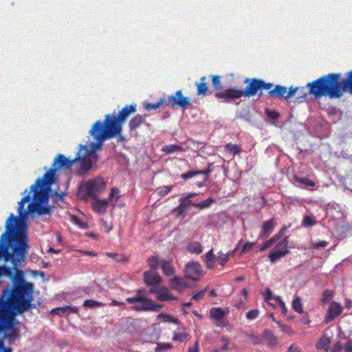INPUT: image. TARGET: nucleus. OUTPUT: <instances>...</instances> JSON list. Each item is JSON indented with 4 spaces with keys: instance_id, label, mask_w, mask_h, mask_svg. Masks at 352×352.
Returning <instances> with one entry per match:
<instances>
[{
    "instance_id": "f257e3e1",
    "label": "nucleus",
    "mask_w": 352,
    "mask_h": 352,
    "mask_svg": "<svg viewBox=\"0 0 352 352\" xmlns=\"http://www.w3.org/2000/svg\"><path fill=\"white\" fill-rule=\"evenodd\" d=\"M30 200V195H25L19 202L16 217L11 214L6 223V232L0 237V258L10 261L12 264V274L10 287H6L0 297V332L4 338L14 340L19 336L15 324V314L23 313L33 307L34 285L26 282L24 272L18 269L26 258L29 248L28 245L27 228L21 219L23 215L24 204Z\"/></svg>"
},
{
    "instance_id": "f03ea898",
    "label": "nucleus",
    "mask_w": 352,
    "mask_h": 352,
    "mask_svg": "<svg viewBox=\"0 0 352 352\" xmlns=\"http://www.w3.org/2000/svg\"><path fill=\"white\" fill-rule=\"evenodd\" d=\"M96 142H91L89 146L79 145V151L74 159L66 157L62 154H58L52 164L53 168L48 170L41 178H38L31 186L30 192H33V201L28 206L27 214H50L52 208L43 206L48 200V192L51 186L56 180V171L58 169H69L72 166L78 165L79 168L76 173L82 176L92 167L93 164L98 160L96 151L102 147H98Z\"/></svg>"
},
{
    "instance_id": "7ed1b4c3",
    "label": "nucleus",
    "mask_w": 352,
    "mask_h": 352,
    "mask_svg": "<svg viewBox=\"0 0 352 352\" xmlns=\"http://www.w3.org/2000/svg\"><path fill=\"white\" fill-rule=\"evenodd\" d=\"M341 76L340 73H330L308 82L306 87L315 98L339 99L345 92L352 95V70L346 73L345 78L341 80Z\"/></svg>"
},
{
    "instance_id": "20e7f679",
    "label": "nucleus",
    "mask_w": 352,
    "mask_h": 352,
    "mask_svg": "<svg viewBox=\"0 0 352 352\" xmlns=\"http://www.w3.org/2000/svg\"><path fill=\"white\" fill-rule=\"evenodd\" d=\"M135 103L126 105L118 114L109 113L104 116L103 121L97 120L91 126L89 133L96 142L98 147H102L103 142L122 133V125L132 114L136 112Z\"/></svg>"
},
{
    "instance_id": "39448f33",
    "label": "nucleus",
    "mask_w": 352,
    "mask_h": 352,
    "mask_svg": "<svg viewBox=\"0 0 352 352\" xmlns=\"http://www.w3.org/2000/svg\"><path fill=\"white\" fill-rule=\"evenodd\" d=\"M244 83L247 84L245 89L237 88H228L224 91L217 94L216 98L221 100L223 102L230 103L234 102L244 96L250 98L255 96L258 92V96H263V90H268V92L273 89V84L266 82L258 78H245Z\"/></svg>"
},
{
    "instance_id": "423d86ee",
    "label": "nucleus",
    "mask_w": 352,
    "mask_h": 352,
    "mask_svg": "<svg viewBox=\"0 0 352 352\" xmlns=\"http://www.w3.org/2000/svg\"><path fill=\"white\" fill-rule=\"evenodd\" d=\"M308 94H309V91L307 92L304 87H293L292 86L287 91L285 87L279 85H276L272 90L268 92V96L270 97L284 98L286 100L296 95V99L299 102L305 100Z\"/></svg>"
},
{
    "instance_id": "0eeeda50",
    "label": "nucleus",
    "mask_w": 352,
    "mask_h": 352,
    "mask_svg": "<svg viewBox=\"0 0 352 352\" xmlns=\"http://www.w3.org/2000/svg\"><path fill=\"white\" fill-rule=\"evenodd\" d=\"M126 301L129 304H135L129 307L130 309L135 311H160L162 307V305L155 304L153 301L146 296H135L133 297H128Z\"/></svg>"
},
{
    "instance_id": "6e6552de",
    "label": "nucleus",
    "mask_w": 352,
    "mask_h": 352,
    "mask_svg": "<svg viewBox=\"0 0 352 352\" xmlns=\"http://www.w3.org/2000/svg\"><path fill=\"white\" fill-rule=\"evenodd\" d=\"M105 186V182L102 179L89 180L79 188V192L88 197H94L97 192L104 190Z\"/></svg>"
},
{
    "instance_id": "1a4fd4ad",
    "label": "nucleus",
    "mask_w": 352,
    "mask_h": 352,
    "mask_svg": "<svg viewBox=\"0 0 352 352\" xmlns=\"http://www.w3.org/2000/svg\"><path fill=\"white\" fill-rule=\"evenodd\" d=\"M289 236H285L281 241L278 243L275 248L270 251L268 258L270 261L274 263L280 258L290 253L288 250Z\"/></svg>"
},
{
    "instance_id": "9d476101",
    "label": "nucleus",
    "mask_w": 352,
    "mask_h": 352,
    "mask_svg": "<svg viewBox=\"0 0 352 352\" xmlns=\"http://www.w3.org/2000/svg\"><path fill=\"white\" fill-rule=\"evenodd\" d=\"M168 104H170L172 107H179L182 109H186L187 107L190 106V98L188 97H184L182 94V90H178L176 91L175 95H171L168 96Z\"/></svg>"
},
{
    "instance_id": "9b49d317",
    "label": "nucleus",
    "mask_w": 352,
    "mask_h": 352,
    "mask_svg": "<svg viewBox=\"0 0 352 352\" xmlns=\"http://www.w3.org/2000/svg\"><path fill=\"white\" fill-rule=\"evenodd\" d=\"M186 276L192 280H196L200 278L202 274L201 265L196 262L188 263L186 265Z\"/></svg>"
},
{
    "instance_id": "f8f14e48",
    "label": "nucleus",
    "mask_w": 352,
    "mask_h": 352,
    "mask_svg": "<svg viewBox=\"0 0 352 352\" xmlns=\"http://www.w3.org/2000/svg\"><path fill=\"white\" fill-rule=\"evenodd\" d=\"M342 307L338 302H332L327 310L324 319L326 323H329L336 318L338 317L342 312Z\"/></svg>"
},
{
    "instance_id": "ddd939ff",
    "label": "nucleus",
    "mask_w": 352,
    "mask_h": 352,
    "mask_svg": "<svg viewBox=\"0 0 352 352\" xmlns=\"http://www.w3.org/2000/svg\"><path fill=\"white\" fill-rule=\"evenodd\" d=\"M144 280L146 285L155 286L159 285L162 279L157 272L146 271L144 273Z\"/></svg>"
},
{
    "instance_id": "4468645a",
    "label": "nucleus",
    "mask_w": 352,
    "mask_h": 352,
    "mask_svg": "<svg viewBox=\"0 0 352 352\" xmlns=\"http://www.w3.org/2000/svg\"><path fill=\"white\" fill-rule=\"evenodd\" d=\"M146 115L138 114L131 118L129 122V130L133 131L138 129L142 124L146 122Z\"/></svg>"
},
{
    "instance_id": "2eb2a0df",
    "label": "nucleus",
    "mask_w": 352,
    "mask_h": 352,
    "mask_svg": "<svg viewBox=\"0 0 352 352\" xmlns=\"http://www.w3.org/2000/svg\"><path fill=\"white\" fill-rule=\"evenodd\" d=\"M170 286L173 289L180 292L187 288L188 284L183 278L174 276L170 280Z\"/></svg>"
},
{
    "instance_id": "dca6fc26",
    "label": "nucleus",
    "mask_w": 352,
    "mask_h": 352,
    "mask_svg": "<svg viewBox=\"0 0 352 352\" xmlns=\"http://www.w3.org/2000/svg\"><path fill=\"white\" fill-rule=\"evenodd\" d=\"M78 311V308L75 306H69L66 305L63 307H57L54 309H52V312L54 314L63 316H68L72 313H77Z\"/></svg>"
},
{
    "instance_id": "f3484780",
    "label": "nucleus",
    "mask_w": 352,
    "mask_h": 352,
    "mask_svg": "<svg viewBox=\"0 0 352 352\" xmlns=\"http://www.w3.org/2000/svg\"><path fill=\"white\" fill-rule=\"evenodd\" d=\"M156 299L160 301H172L176 300L177 298L170 294L166 287H162L158 289Z\"/></svg>"
},
{
    "instance_id": "a211bd4d",
    "label": "nucleus",
    "mask_w": 352,
    "mask_h": 352,
    "mask_svg": "<svg viewBox=\"0 0 352 352\" xmlns=\"http://www.w3.org/2000/svg\"><path fill=\"white\" fill-rule=\"evenodd\" d=\"M109 203L107 199H96L93 204V209L99 214H104L107 211Z\"/></svg>"
},
{
    "instance_id": "6ab92c4d",
    "label": "nucleus",
    "mask_w": 352,
    "mask_h": 352,
    "mask_svg": "<svg viewBox=\"0 0 352 352\" xmlns=\"http://www.w3.org/2000/svg\"><path fill=\"white\" fill-rule=\"evenodd\" d=\"M197 94L198 96H205L208 91V85L206 82V76H202L199 82H196Z\"/></svg>"
},
{
    "instance_id": "aec40b11",
    "label": "nucleus",
    "mask_w": 352,
    "mask_h": 352,
    "mask_svg": "<svg viewBox=\"0 0 352 352\" xmlns=\"http://www.w3.org/2000/svg\"><path fill=\"white\" fill-rule=\"evenodd\" d=\"M274 223L273 219H270L265 221L262 226V232L260 234L261 239L265 238L273 231Z\"/></svg>"
},
{
    "instance_id": "412c9836",
    "label": "nucleus",
    "mask_w": 352,
    "mask_h": 352,
    "mask_svg": "<svg viewBox=\"0 0 352 352\" xmlns=\"http://www.w3.org/2000/svg\"><path fill=\"white\" fill-rule=\"evenodd\" d=\"M196 195V193H189L188 195L181 197L179 199V205L178 208L181 209L182 211H185L190 205L193 206L194 204L190 198L195 196Z\"/></svg>"
},
{
    "instance_id": "4be33fe9",
    "label": "nucleus",
    "mask_w": 352,
    "mask_h": 352,
    "mask_svg": "<svg viewBox=\"0 0 352 352\" xmlns=\"http://www.w3.org/2000/svg\"><path fill=\"white\" fill-rule=\"evenodd\" d=\"M160 266L163 273L166 276H172L175 274V270L172 265V261L162 260L160 261Z\"/></svg>"
},
{
    "instance_id": "5701e85b",
    "label": "nucleus",
    "mask_w": 352,
    "mask_h": 352,
    "mask_svg": "<svg viewBox=\"0 0 352 352\" xmlns=\"http://www.w3.org/2000/svg\"><path fill=\"white\" fill-rule=\"evenodd\" d=\"M263 338L268 341L269 346H274L278 344L277 338L271 330L266 329L263 333Z\"/></svg>"
},
{
    "instance_id": "b1692460",
    "label": "nucleus",
    "mask_w": 352,
    "mask_h": 352,
    "mask_svg": "<svg viewBox=\"0 0 352 352\" xmlns=\"http://www.w3.org/2000/svg\"><path fill=\"white\" fill-rule=\"evenodd\" d=\"M212 80V84L214 88V90L216 91L215 96L219 92L224 91L226 89H222L221 87V76L217 75H211L210 76Z\"/></svg>"
},
{
    "instance_id": "393cba45",
    "label": "nucleus",
    "mask_w": 352,
    "mask_h": 352,
    "mask_svg": "<svg viewBox=\"0 0 352 352\" xmlns=\"http://www.w3.org/2000/svg\"><path fill=\"white\" fill-rule=\"evenodd\" d=\"M330 342V338L327 336H323L320 338L319 341L316 343V347L318 349H324V351H327L329 349Z\"/></svg>"
},
{
    "instance_id": "a878e982",
    "label": "nucleus",
    "mask_w": 352,
    "mask_h": 352,
    "mask_svg": "<svg viewBox=\"0 0 352 352\" xmlns=\"http://www.w3.org/2000/svg\"><path fill=\"white\" fill-rule=\"evenodd\" d=\"M210 315L212 318L220 320L224 317L225 313L221 307H213L210 310Z\"/></svg>"
},
{
    "instance_id": "bb28decb",
    "label": "nucleus",
    "mask_w": 352,
    "mask_h": 352,
    "mask_svg": "<svg viewBox=\"0 0 352 352\" xmlns=\"http://www.w3.org/2000/svg\"><path fill=\"white\" fill-rule=\"evenodd\" d=\"M163 104H167V102L164 98H160L157 102L153 104L144 102V107L147 110H155L159 109Z\"/></svg>"
},
{
    "instance_id": "cd10ccee",
    "label": "nucleus",
    "mask_w": 352,
    "mask_h": 352,
    "mask_svg": "<svg viewBox=\"0 0 352 352\" xmlns=\"http://www.w3.org/2000/svg\"><path fill=\"white\" fill-rule=\"evenodd\" d=\"M120 190L118 188H113L109 195L107 201L108 203H116L120 198Z\"/></svg>"
},
{
    "instance_id": "c85d7f7f",
    "label": "nucleus",
    "mask_w": 352,
    "mask_h": 352,
    "mask_svg": "<svg viewBox=\"0 0 352 352\" xmlns=\"http://www.w3.org/2000/svg\"><path fill=\"white\" fill-rule=\"evenodd\" d=\"M157 318L164 322H169L174 324L179 323V320L176 318L164 313L160 314L157 316Z\"/></svg>"
},
{
    "instance_id": "c756f323",
    "label": "nucleus",
    "mask_w": 352,
    "mask_h": 352,
    "mask_svg": "<svg viewBox=\"0 0 352 352\" xmlns=\"http://www.w3.org/2000/svg\"><path fill=\"white\" fill-rule=\"evenodd\" d=\"M106 255L109 258H113L118 262L126 263L129 261L128 258L125 255L118 253L107 252Z\"/></svg>"
},
{
    "instance_id": "7c9ffc66",
    "label": "nucleus",
    "mask_w": 352,
    "mask_h": 352,
    "mask_svg": "<svg viewBox=\"0 0 352 352\" xmlns=\"http://www.w3.org/2000/svg\"><path fill=\"white\" fill-rule=\"evenodd\" d=\"M225 149L226 151L232 153L233 155H237L241 153V147L236 144L232 143H228L225 145Z\"/></svg>"
},
{
    "instance_id": "2f4dec72",
    "label": "nucleus",
    "mask_w": 352,
    "mask_h": 352,
    "mask_svg": "<svg viewBox=\"0 0 352 352\" xmlns=\"http://www.w3.org/2000/svg\"><path fill=\"white\" fill-rule=\"evenodd\" d=\"M162 150L166 153L170 154L175 152L182 151L183 148L181 146L177 144H169L164 146Z\"/></svg>"
},
{
    "instance_id": "473e14b6",
    "label": "nucleus",
    "mask_w": 352,
    "mask_h": 352,
    "mask_svg": "<svg viewBox=\"0 0 352 352\" xmlns=\"http://www.w3.org/2000/svg\"><path fill=\"white\" fill-rule=\"evenodd\" d=\"M292 309L298 314L303 312L302 304L301 298L299 296H295L292 301Z\"/></svg>"
},
{
    "instance_id": "72a5a7b5",
    "label": "nucleus",
    "mask_w": 352,
    "mask_h": 352,
    "mask_svg": "<svg viewBox=\"0 0 352 352\" xmlns=\"http://www.w3.org/2000/svg\"><path fill=\"white\" fill-rule=\"evenodd\" d=\"M280 239V234L274 235L270 240L266 241L263 246L260 248L261 252H263L271 247L274 243H276Z\"/></svg>"
},
{
    "instance_id": "f704fd0d",
    "label": "nucleus",
    "mask_w": 352,
    "mask_h": 352,
    "mask_svg": "<svg viewBox=\"0 0 352 352\" xmlns=\"http://www.w3.org/2000/svg\"><path fill=\"white\" fill-rule=\"evenodd\" d=\"M294 179L296 182L306 185L307 186L314 187L316 185L314 182L309 180L307 177H300L298 176H294Z\"/></svg>"
},
{
    "instance_id": "c9c22d12",
    "label": "nucleus",
    "mask_w": 352,
    "mask_h": 352,
    "mask_svg": "<svg viewBox=\"0 0 352 352\" xmlns=\"http://www.w3.org/2000/svg\"><path fill=\"white\" fill-rule=\"evenodd\" d=\"M82 305L85 307L94 308L96 307H102L104 304L97 300L87 299L84 301Z\"/></svg>"
},
{
    "instance_id": "e433bc0d",
    "label": "nucleus",
    "mask_w": 352,
    "mask_h": 352,
    "mask_svg": "<svg viewBox=\"0 0 352 352\" xmlns=\"http://www.w3.org/2000/svg\"><path fill=\"white\" fill-rule=\"evenodd\" d=\"M334 292L330 289H325L322 294L321 302L323 304L327 303L333 297Z\"/></svg>"
},
{
    "instance_id": "4c0bfd02",
    "label": "nucleus",
    "mask_w": 352,
    "mask_h": 352,
    "mask_svg": "<svg viewBox=\"0 0 352 352\" xmlns=\"http://www.w3.org/2000/svg\"><path fill=\"white\" fill-rule=\"evenodd\" d=\"M188 250L191 253H195L199 254L202 252L203 249L199 243L189 244L188 245Z\"/></svg>"
},
{
    "instance_id": "58836bf2",
    "label": "nucleus",
    "mask_w": 352,
    "mask_h": 352,
    "mask_svg": "<svg viewBox=\"0 0 352 352\" xmlns=\"http://www.w3.org/2000/svg\"><path fill=\"white\" fill-rule=\"evenodd\" d=\"M173 348V345L170 343L160 342L157 344L155 348V352H160L164 350H168Z\"/></svg>"
},
{
    "instance_id": "ea45409f",
    "label": "nucleus",
    "mask_w": 352,
    "mask_h": 352,
    "mask_svg": "<svg viewBox=\"0 0 352 352\" xmlns=\"http://www.w3.org/2000/svg\"><path fill=\"white\" fill-rule=\"evenodd\" d=\"M217 259L221 266H224L229 261V254H223V252H219L218 253Z\"/></svg>"
},
{
    "instance_id": "a19ab883",
    "label": "nucleus",
    "mask_w": 352,
    "mask_h": 352,
    "mask_svg": "<svg viewBox=\"0 0 352 352\" xmlns=\"http://www.w3.org/2000/svg\"><path fill=\"white\" fill-rule=\"evenodd\" d=\"M213 202L214 199L211 197H209L207 199L201 201V203L193 204V206L199 208L200 209H204L208 207Z\"/></svg>"
},
{
    "instance_id": "79ce46f5",
    "label": "nucleus",
    "mask_w": 352,
    "mask_h": 352,
    "mask_svg": "<svg viewBox=\"0 0 352 352\" xmlns=\"http://www.w3.org/2000/svg\"><path fill=\"white\" fill-rule=\"evenodd\" d=\"M4 333L0 332V352H12V349L8 346H4Z\"/></svg>"
},
{
    "instance_id": "37998d69",
    "label": "nucleus",
    "mask_w": 352,
    "mask_h": 352,
    "mask_svg": "<svg viewBox=\"0 0 352 352\" xmlns=\"http://www.w3.org/2000/svg\"><path fill=\"white\" fill-rule=\"evenodd\" d=\"M12 268H10L6 265L0 266V276H6L8 277H11L12 274Z\"/></svg>"
},
{
    "instance_id": "c03bdc74",
    "label": "nucleus",
    "mask_w": 352,
    "mask_h": 352,
    "mask_svg": "<svg viewBox=\"0 0 352 352\" xmlns=\"http://www.w3.org/2000/svg\"><path fill=\"white\" fill-rule=\"evenodd\" d=\"M302 226L305 227H311L316 224V221L313 217L306 215L304 217L302 220Z\"/></svg>"
},
{
    "instance_id": "a18cd8bd",
    "label": "nucleus",
    "mask_w": 352,
    "mask_h": 352,
    "mask_svg": "<svg viewBox=\"0 0 352 352\" xmlns=\"http://www.w3.org/2000/svg\"><path fill=\"white\" fill-rule=\"evenodd\" d=\"M160 261L157 256H152L148 259V265L152 269H157L160 265Z\"/></svg>"
},
{
    "instance_id": "49530a36",
    "label": "nucleus",
    "mask_w": 352,
    "mask_h": 352,
    "mask_svg": "<svg viewBox=\"0 0 352 352\" xmlns=\"http://www.w3.org/2000/svg\"><path fill=\"white\" fill-rule=\"evenodd\" d=\"M188 333L186 332H182V333H175L173 340L174 341H179V342H184L185 339L187 338Z\"/></svg>"
},
{
    "instance_id": "de8ad7c7",
    "label": "nucleus",
    "mask_w": 352,
    "mask_h": 352,
    "mask_svg": "<svg viewBox=\"0 0 352 352\" xmlns=\"http://www.w3.org/2000/svg\"><path fill=\"white\" fill-rule=\"evenodd\" d=\"M274 300L279 304L280 308L281 309V312L283 314L285 315L287 312L286 305L285 302L282 300L280 296L274 297Z\"/></svg>"
},
{
    "instance_id": "09e8293b",
    "label": "nucleus",
    "mask_w": 352,
    "mask_h": 352,
    "mask_svg": "<svg viewBox=\"0 0 352 352\" xmlns=\"http://www.w3.org/2000/svg\"><path fill=\"white\" fill-rule=\"evenodd\" d=\"M259 311L257 309H252L246 314V318L248 320H254L258 316Z\"/></svg>"
},
{
    "instance_id": "8fccbe9b",
    "label": "nucleus",
    "mask_w": 352,
    "mask_h": 352,
    "mask_svg": "<svg viewBox=\"0 0 352 352\" xmlns=\"http://www.w3.org/2000/svg\"><path fill=\"white\" fill-rule=\"evenodd\" d=\"M255 245V243L254 242H247L245 243L241 250V253L243 254L245 252H249L254 246Z\"/></svg>"
},
{
    "instance_id": "3c124183",
    "label": "nucleus",
    "mask_w": 352,
    "mask_h": 352,
    "mask_svg": "<svg viewBox=\"0 0 352 352\" xmlns=\"http://www.w3.org/2000/svg\"><path fill=\"white\" fill-rule=\"evenodd\" d=\"M199 173V172H198V170H197V171H189L188 173L182 174L181 175V177L182 179H184V180H187L188 179L192 178V177H194L195 175H198Z\"/></svg>"
},
{
    "instance_id": "603ef678",
    "label": "nucleus",
    "mask_w": 352,
    "mask_h": 352,
    "mask_svg": "<svg viewBox=\"0 0 352 352\" xmlns=\"http://www.w3.org/2000/svg\"><path fill=\"white\" fill-rule=\"evenodd\" d=\"M206 288L195 294L192 297V299L197 301V300H199L201 299H202L205 295V293H206Z\"/></svg>"
},
{
    "instance_id": "864d4df0",
    "label": "nucleus",
    "mask_w": 352,
    "mask_h": 352,
    "mask_svg": "<svg viewBox=\"0 0 352 352\" xmlns=\"http://www.w3.org/2000/svg\"><path fill=\"white\" fill-rule=\"evenodd\" d=\"M314 248H324L327 246L328 242L325 241H320L319 242L311 243Z\"/></svg>"
},
{
    "instance_id": "5fc2aeb1",
    "label": "nucleus",
    "mask_w": 352,
    "mask_h": 352,
    "mask_svg": "<svg viewBox=\"0 0 352 352\" xmlns=\"http://www.w3.org/2000/svg\"><path fill=\"white\" fill-rule=\"evenodd\" d=\"M263 297H264V299H265V301L268 302L270 305V301L273 298H272V292L270 289H266V292L265 294L263 295Z\"/></svg>"
},
{
    "instance_id": "6e6d98bb",
    "label": "nucleus",
    "mask_w": 352,
    "mask_h": 352,
    "mask_svg": "<svg viewBox=\"0 0 352 352\" xmlns=\"http://www.w3.org/2000/svg\"><path fill=\"white\" fill-rule=\"evenodd\" d=\"M212 164H208V168L204 170H198L199 173V175H206V176H208L212 171Z\"/></svg>"
},
{
    "instance_id": "4d7b16f0",
    "label": "nucleus",
    "mask_w": 352,
    "mask_h": 352,
    "mask_svg": "<svg viewBox=\"0 0 352 352\" xmlns=\"http://www.w3.org/2000/svg\"><path fill=\"white\" fill-rule=\"evenodd\" d=\"M215 255L213 254V250H210L204 256V261H214Z\"/></svg>"
},
{
    "instance_id": "13d9d810",
    "label": "nucleus",
    "mask_w": 352,
    "mask_h": 352,
    "mask_svg": "<svg viewBox=\"0 0 352 352\" xmlns=\"http://www.w3.org/2000/svg\"><path fill=\"white\" fill-rule=\"evenodd\" d=\"M345 352H352V340H349L344 346Z\"/></svg>"
},
{
    "instance_id": "bf43d9fd",
    "label": "nucleus",
    "mask_w": 352,
    "mask_h": 352,
    "mask_svg": "<svg viewBox=\"0 0 352 352\" xmlns=\"http://www.w3.org/2000/svg\"><path fill=\"white\" fill-rule=\"evenodd\" d=\"M109 305L110 306H120V307H123L124 308L126 307L124 302L116 300H112L111 301V302L109 303Z\"/></svg>"
},
{
    "instance_id": "052dcab7",
    "label": "nucleus",
    "mask_w": 352,
    "mask_h": 352,
    "mask_svg": "<svg viewBox=\"0 0 352 352\" xmlns=\"http://www.w3.org/2000/svg\"><path fill=\"white\" fill-rule=\"evenodd\" d=\"M173 188V186H164L163 189L160 190V193L162 195H165L166 194H168Z\"/></svg>"
},
{
    "instance_id": "680f3d73",
    "label": "nucleus",
    "mask_w": 352,
    "mask_h": 352,
    "mask_svg": "<svg viewBox=\"0 0 352 352\" xmlns=\"http://www.w3.org/2000/svg\"><path fill=\"white\" fill-rule=\"evenodd\" d=\"M300 349L295 345V344H292L287 352H300Z\"/></svg>"
},
{
    "instance_id": "e2e57ef3",
    "label": "nucleus",
    "mask_w": 352,
    "mask_h": 352,
    "mask_svg": "<svg viewBox=\"0 0 352 352\" xmlns=\"http://www.w3.org/2000/svg\"><path fill=\"white\" fill-rule=\"evenodd\" d=\"M199 349V343L198 341H196L195 345L188 349V352H197Z\"/></svg>"
},
{
    "instance_id": "0e129e2a",
    "label": "nucleus",
    "mask_w": 352,
    "mask_h": 352,
    "mask_svg": "<svg viewBox=\"0 0 352 352\" xmlns=\"http://www.w3.org/2000/svg\"><path fill=\"white\" fill-rule=\"evenodd\" d=\"M208 269H212L214 267V261H204Z\"/></svg>"
},
{
    "instance_id": "69168bd1",
    "label": "nucleus",
    "mask_w": 352,
    "mask_h": 352,
    "mask_svg": "<svg viewBox=\"0 0 352 352\" xmlns=\"http://www.w3.org/2000/svg\"><path fill=\"white\" fill-rule=\"evenodd\" d=\"M75 224L81 228H86L87 227V223L85 222H82L80 219L79 221H77Z\"/></svg>"
},
{
    "instance_id": "338daca9",
    "label": "nucleus",
    "mask_w": 352,
    "mask_h": 352,
    "mask_svg": "<svg viewBox=\"0 0 352 352\" xmlns=\"http://www.w3.org/2000/svg\"><path fill=\"white\" fill-rule=\"evenodd\" d=\"M75 224L81 228H86L87 227V223L85 222H82L80 219L79 221H77Z\"/></svg>"
},
{
    "instance_id": "774afa93",
    "label": "nucleus",
    "mask_w": 352,
    "mask_h": 352,
    "mask_svg": "<svg viewBox=\"0 0 352 352\" xmlns=\"http://www.w3.org/2000/svg\"><path fill=\"white\" fill-rule=\"evenodd\" d=\"M70 220L74 223H76L77 221H79V218L77 217L74 214H70Z\"/></svg>"
}]
</instances>
